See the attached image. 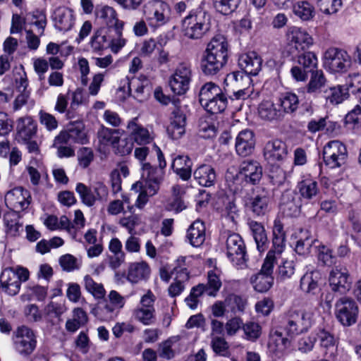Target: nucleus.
Returning a JSON list of instances; mask_svg holds the SVG:
<instances>
[{
    "label": "nucleus",
    "instance_id": "nucleus-58",
    "mask_svg": "<svg viewBox=\"0 0 361 361\" xmlns=\"http://www.w3.org/2000/svg\"><path fill=\"white\" fill-rule=\"evenodd\" d=\"M243 330L245 334V338L249 341H256L259 338L262 334V327L259 323L249 321L243 325Z\"/></svg>",
    "mask_w": 361,
    "mask_h": 361
},
{
    "label": "nucleus",
    "instance_id": "nucleus-36",
    "mask_svg": "<svg viewBox=\"0 0 361 361\" xmlns=\"http://www.w3.org/2000/svg\"><path fill=\"white\" fill-rule=\"evenodd\" d=\"M248 225L256 243L257 250L260 252H264L267 248L268 239L264 226L255 221H250Z\"/></svg>",
    "mask_w": 361,
    "mask_h": 361
},
{
    "label": "nucleus",
    "instance_id": "nucleus-52",
    "mask_svg": "<svg viewBox=\"0 0 361 361\" xmlns=\"http://www.w3.org/2000/svg\"><path fill=\"white\" fill-rule=\"evenodd\" d=\"M16 212H9L4 214V222L6 228V232L11 235H16L22 224L19 223L18 215Z\"/></svg>",
    "mask_w": 361,
    "mask_h": 361
},
{
    "label": "nucleus",
    "instance_id": "nucleus-3",
    "mask_svg": "<svg viewBox=\"0 0 361 361\" xmlns=\"http://www.w3.org/2000/svg\"><path fill=\"white\" fill-rule=\"evenodd\" d=\"M142 13L150 26L158 27L169 21L171 8L169 4L163 1L152 0L144 5Z\"/></svg>",
    "mask_w": 361,
    "mask_h": 361
},
{
    "label": "nucleus",
    "instance_id": "nucleus-33",
    "mask_svg": "<svg viewBox=\"0 0 361 361\" xmlns=\"http://www.w3.org/2000/svg\"><path fill=\"white\" fill-rule=\"evenodd\" d=\"M187 239L193 247L201 246L205 240V226L200 220L195 221L187 231Z\"/></svg>",
    "mask_w": 361,
    "mask_h": 361
},
{
    "label": "nucleus",
    "instance_id": "nucleus-53",
    "mask_svg": "<svg viewBox=\"0 0 361 361\" xmlns=\"http://www.w3.org/2000/svg\"><path fill=\"white\" fill-rule=\"evenodd\" d=\"M90 47L94 53L99 54H101L105 49L109 47L106 35L103 33L102 30H97L92 37Z\"/></svg>",
    "mask_w": 361,
    "mask_h": 361
},
{
    "label": "nucleus",
    "instance_id": "nucleus-49",
    "mask_svg": "<svg viewBox=\"0 0 361 361\" xmlns=\"http://www.w3.org/2000/svg\"><path fill=\"white\" fill-rule=\"evenodd\" d=\"M227 102L226 97L222 93L216 97L202 104V106L207 111L212 114H215L224 111L226 108Z\"/></svg>",
    "mask_w": 361,
    "mask_h": 361
},
{
    "label": "nucleus",
    "instance_id": "nucleus-47",
    "mask_svg": "<svg viewBox=\"0 0 361 361\" xmlns=\"http://www.w3.org/2000/svg\"><path fill=\"white\" fill-rule=\"evenodd\" d=\"M326 80L322 71H312L307 85V92L310 94L319 92L326 85Z\"/></svg>",
    "mask_w": 361,
    "mask_h": 361
},
{
    "label": "nucleus",
    "instance_id": "nucleus-40",
    "mask_svg": "<svg viewBox=\"0 0 361 361\" xmlns=\"http://www.w3.org/2000/svg\"><path fill=\"white\" fill-rule=\"evenodd\" d=\"M224 84L226 87H230L232 90H235V89L245 87V86H250L251 78L244 72L235 71L226 75Z\"/></svg>",
    "mask_w": 361,
    "mask_h": 361
},
{
    "label": "nucleus",
    "instance_id": "nucleus-22",
    "mask_svg": "<svg viewBox=\"0 0 361 361\" xmlns=\"http://www.w3.org/2000/svg\"><path fill=\"white\" fill-rule=\"evenodd\" d=\"M286 155V145L280 140L269 141L264 146V157L271 164L283 160Z\"/></svg>",
    "mask_w": 361,
    "mask_h": 361
},
{
    "label": "nucleus",
    "instance_id": "nucleus-29",
    "mask_svg": "<svg viewBox=\"0 0 361 361\" xmlns=\"http://www.w3.org/2000/svg\"><path fill=\"white\" fill-rule=\"evenodd\" d=\"M257 113L266 121H279L283 118L276 105L270 100L262 101L258 106Z\"/></svg>",
    "mask_w": 361,
    "mask_h": 361
},
{
    "label": "nucleus",
    "instance_id": "nucleus-44",
    "mask_svg": "<svg viewBox=\"0 0 361 361\" xmlns=\"http://www.w3.org/2000/svg\"><path fill=\"white\" fill-rule=\"evenodd\" d=\"M212 6L215 11L228 16L234 13L238 8L241 0H212Z\"/></svg>",
    "mask_w": 361,
    "mask_h": 361
},
{
    "label": "nucleus",
    "instance_id": "nucleus-25",
    "mask_svg": "<svg viewBox=\"0 0 361 361\" xmlns=\"http://www.w3.org/2000/svg\"><path fill=\"white\" fill-rule=\"evenodd\" d=\"M255 145L254 133L250 130L240 131L236 137L235 149L237 153L246 157L252 153Z\"/></svg>",
    "mask_w": 361,
    "mask_h": 361
},
{
    "label": "nucleus",
    "instance_id": "nucleus-41",
    "mask_svg": "<svg viewBox=\"0 0 361 361\" xmlns=\"http://www.w3.org/2000/svg\"><path fill=\"white\" fill-rule=\"evenodd\" d=\"M272 233L273 248L275 249L278 255H280L285 247L286 233L283 229V224L279 217L276 218L274 221Z\"/></svg>",
    "mask_w": 361,
    "mask_h": 361
},
{
    "label": "nucleus",
    "instance_id": "nucleus-28",
    "mask_svg": "<svg viewBox=\"0 0 361 361\" xmlns=\"http://www.w3.org/2000/svg\"><path fill=\"white\" fill-rule=\"evenodd\" d=\"M192 162L187 155H178L172 161L171 168L183 180L190 179L192 175Z\"/></svg>",
    "mask_w": 361,
    "mask_h": 361
},
{
    "label": "nucleus",
    "instance_id": "nucleus-16",
    "mask_svg": "<svg viewBox=\"0 0 361 361\" xmlns=\"http://www.w3.org/2000/svg\"><path fill=\"white\" fill-rule=\"evenodd\" d=\"M164 177V171L152 166L149 163L142 164V178L145 183L149 195H155L159 189Z\"/></svg>",
    "mask_w": 361,
    "mask_h": 361
},
{
    "label": "nucleus",
    "instance_id": "nucleus-31",
    "mask_svg": "<svg viewBox=\"0 0 361 361\" xmlns=\"http://www.w3.org/2000/svg\"><path fill=\"white\" fill-rule=\"evenodd\" d=\"M184 194L185 190L180 185H173L171 188V196L168 199L166 204V209L179 213L186 209L187 206L183 200Z\"/></svg>",
    "mask_w": 361,
    "mask_h": 361
},
{
    "label": "nucleus",
    "instance_id": "nucleus-2",
    "mask_svg": "<svg viewBox=\"0 0 361 361\" xmlns=\"http://www.w3.org/2000/svg\"><path fill=\"white\" fill-rule=\"evenodd\" d=\"M211 28L210 15L202 9L190 11L182 20L183 35L190 39H200Z\"/></svg>",
    "mask_w": 361,
    "mask_h": 361
},
{
    "label": "nucleus",
    "instance_id": "nucleus-23",
    "mask_svg": "<svg viewBox=\"0 0 361 361\" xmlns=\"http://www.w3.org/2000/svg\"><path fill=\"white\" fill-rule=\"evenodd\" d=\"M37 125L31 116L19 118L16 121L18 138L23 142L31 140L37 133Z\"/></svg>",
    "mask_w": 361,
    "mask_h": 361
},
{
    "label": "nucleus",
    "instance_id": "nucleus-21",
    "mask_svg": "<svg viewBox=\"0 0 361 361\" xmlns=\"http://www.w3.org/2000/svg\"><path fill=\"white\" fill-rule=\"evenodd\" d=\"M262 60L255 51L245 53L238 58V66L247 75H256L261 70Z\"/></svg>",
    "mask_w": 361,
    "mask_h": 361
},
{
    "label": "nucleus",
    "instance_id": "nucleus-5",
    "mask_svg": "<svg viewBox=\"0 0 361 361\" xmlns=\"http://www.w3.org/2000/svg\"><path fill=\"white\" fill-rule=\"evenodd\" d=\"M156 296L148 290L140 300V305L133 310V318L144 325H152L156 321L154 302Z\"/></svg>",
    "mask_w": 361,
    "mask_h": 361
},
{
    "label": "nucleus",
    "instance_id": "nucleus-64",
    "mask_svg": "<svg viewBox=\"0 0 361 361\" xmlns=\"http://www.w3.org/2000/svg\"><path fill=\"white\" fill-rule=\"evenodd\" d=\"M347 85L348 90L353 94L357 99H359L360 94L361 95V75H350Z\"/></svg>",
    "mask_w": 361,
    "mask_h": 361
},
{
    "label": "nucleus",
    "instance_id": "nucleus-8",
    "mask_svg": "<svg viewBox=\"0 0 361 361\" xmlns=\"http://www.w3.org/2000/svg\"><path fill=\"white\" fill-rule=\"evenodd\" d=\"M347 157L348 152L345 146L338 140L330 141L324 147V161L331 169L343 165L346 161Z\"/></svg>",
    "mask_w": 361,
    "mask_h": 361
},
{
    "label": "nucleus",
    "instance_id": "nucleus-6",
    "mask_svg": "<svg viewBox=\"0 0 361 361\" xmlns=\"http://www.w3.org/2000/svg\"><path fill=\"white\" fill-rule=\"evenodd\" d=\"M126 304V300L116 290H112L109 292L107 298H104V304L99 307L94 312L95 316L102 321H109L113 319Z\"/></svg>",
    "mask_w": 361,
    "mask_h": 361
},
{
    "label": "nucleus",
    "instance_id": "nucleus-18",
    "mask_svg": "<svg viewBox=\"0 0 361 361\" xmlns=\"http://www.w3.org/2000/svg\"><path fill=\"white\" fill-rule=\"evenodd\" d=\"M52 20L56 30L66 32L73 27L75 17L72 9L66 6H59L54 10Z\"/></svg>",
    "mask_w": 361,
    "mask_h": 361
},
{
    "label": "nucleus",
    "instance_id": "nucleus-62",
    "mask_svg": "<svg viewBox=\"0 0 361 361\" xmlns=\"http://www.w3.org/2000/svg\"><path fill=\"white\" fill-rule=\"evenodd\" d=\"M59 261L62 269L66 271H72L80 267V262L71 254L62 255Z\"/></svg>",
    "mask_w": 361,
    "mask_h": 361
},
{
    "label": "nucleus",
    "instance_id": "nucleus-1",
    "mask_svg": "<svg viewBox=\"0 0 361 361\" xmlns=\"http://www.w3.org/2000/svg\"><path fill=\"white\" fill-rule=\"evenodd\" d=\"M228 43L222 35L212 38L202 55L200 68L206 75H216L228 61Z\"/></svg>",
    "mask_w": 361,
    "mask_h": 361
},
{
    "label": "nucleus",
    "instance_id": "nucleus-20",
    "mask_svg": "<svg viewBox=\"0 0 361 361\" xmlns=\"http://www.w3.org/2000/svg\"><path fill=\"white\" fill-rule=\"evenodd\" d=\"M287 37L289 44L298 51L308 49L313 43V39L307 32L298 27H290Z\"/></svg>",
    "mask_w": 361,
    "mask_h": 361
},
{
    "label": "nucleus",
    "instance_id": "nucleus-56",
    "mask_svg": "<svg viewBox=\"0 0 361 361\" xmlns=\"http://www.w3.org/2000/svg\"><path fill=\"white\" fill-rule=\"evenodd\" d=\"M297 61L304 69L311 73L313 71V69L317 68L318 62L316 54L312 51H307L299 55Z\"/></svg>",
    "mask_w": 361,
    "mask_h": 361
},
{
    "label": "nucleus",
    "instance_id": "nucleus-14",
    "mask_svg": "<svg viewBox=\"0 0 361 361\" xmlns=\"http://www.w3.org/2000/svg\"><path fill=\"white\" fill-rule=\"evenodd\" d=\"M329 284L331 290L341 295L348 293L352 285L348 270L344 267H335L329 272Z\"/></svg>",
    "mask_w": 361,
    "mask_h": 361
},
{
    "label": "nucleus",
    "instance_id": "nucleus-27",
    "mask_svg": "<svg viewBox=\"0 0 361 361\" xmlns=\"http://www.w3.org/2000/svg\"><path fill=\"white\" fill-rule=\"evenodd\" d=\"M150 267L145 262L131 263L128 269L127 279L132 283H137L146 280L150 275Z\"/></svg>",
    "mask_w": 361,
    "mask_h": 361
},
{
    "label": "nucleus",
    "instance_id": "nucleus-57",
    "mask_svg": "<svg viewBox=\"0 0 361 361\" xmlns=\"http://www.w3.org/2000/svg\"><path fill=\"white\" fill-rule=\"evenodd\" d=\"M207 277L208 283L205 285L207 287V295L215 297L221 287V281L219 275L214 270L208 272Z\"/></svg>",
    "mask_w": 361,
    "mask_h": 361
},
{
    "label": "nucleus",
    "instance_id": "nucleus-60",
    "mask_svg": "<svg viewBox=\"0 0 361 361\" xmlns=\"http://www.w3.org/2000/svg\"><path fill=\"white\" fill-rule=\"evenodd\" d=\"M38 117L39 123L44 126L47 130L51 132L57 129L59 122L54 115L44 110H40L38 113Z\"/></svg>",
    "mask_w": 361,
    "mask_h": 361
},
{
    "label": "nucleus",
    "instance_id": "nucleus-38",
    "mask_svg": "<svg viewBox=\"0 0 361 361\" xmlns=\"http://www.w3.org/2000/svg\"><path fill=\"white\" fill-rule=\"evenodd\" d=\"M348 97L346 89L341 85L329 87L323 91V97L326 104L337 105L342 103Z\"/></svg>",
    "mask_w": 361,
    "mask_h": 361
},
{
    "label": "nucleus",
    "instance_id": "nucleus-19",
    "mask_svg": "<svg viewBox=\"0 0 361 361\" xmlns=\"http://www.w3.org/2000/svg\"><path fill=\"white\" fill-rule=\"evenodd\" d=\"M127 130L131 140L137 145H147L154 140L153 133L140 124L137 118H134L129 121L127 125Z\"/></svg>",
    "mask_w": 361,
    "mask_h": 361
},
{
    "label": "nucleus",
    "instance_id": "nucleus-11",
    "mask_svg": "<svg viewBox=\"0 0 361 361\" xmlns=\"http://www.w3.org/2000/svg\"><path fill=\"white\" fill-rule=\"evenodd\" d=\"M226 250L228 258L240 268L247 260L245 243L238 233L229 234L226 240Z\"/></svg>",
    "mask_w": 361,
    "mask_h": 361
},
{
    "label": "nucleus",
    "instance_id": "nucleus-30",
    "mask_svg": "<svg viewBox=\"0 0 361 361\" xmlns=\"http://www.w3.org/2000/svg\"><path fill=\"white\" fill-rule=\"evenodd\" d=\"M194 178L197 183L204 187L213 185L216 179L214 169L209 164H202L194 171Z\"/></svg>",
    "mask_w": 361,
    "mask_h": 361
},
{
    "label": "nucleus",
    "instance_id": "nucleus-26",
    "mask_svg": "<svg viewBox=\"0 0 361 361\" xmlns=\"http://www.w3.org/2000/svg\"><path fill=\"white\" fill-rule=\"evenodd\" d=\"M2 290L9 295H16L20 288V283L18 276L12 268L5 269L1 275Z\"/></svg>",
    "mask_w": 361,
    "mask_h": 361
},
{
    "label": "nucleus",
    "instance_id": "nucleus-45",
    "mask_svg": "<svg viewBox=\"0 0 361 361\" xmlns=\"http://www.w3.org/2000/svg\"><path fill=\"white\" fill-rule=\"evenodd\" d=\"M255 290L259 293H264L269 290L274 283L272 275L264 274L259 272L250 279Z\"/></svg>",
    "mask_w": 361,
    "mask_h": 361
},
{
    "label": "nucleus",
    "instance_id": "nucleus-54",
    "mask_svg": "<svg viewBox=\"0 0 361 361\" xmlns=\"http://www.w3.org/2000/svg\"><path fill=\"white\" fill-rule=\"evenodd\" d=\"M75 190L79 195L82 202L87 207H92L95 204V197L93 190L84 183H78L76 185Z\"/></svg>",
    "mask_w": 361,
    "mask_h": 361
},
{
    "label": "nucleus",
    "instance_id": "nucleus-48",
    "mask_svg": "<svg viewBox=\"0 0 361 361\" xmlns=\"http://www.w3.org/2000/svg\"><path fill=\"white\" fill-rule=\"evenodd\" d=\"M290 343V340L283 336L280 329L271 330L269 337V345H274L276 350L283 352L289 347Z\"/></svg>",
    "mask_w": 361,
    "mask_h": 361
},
{
    "label": "nucleus",
    "instance_id": "nucleus-24",
    "mask_svg": "<svg viewBox=\"0 0 361 361\" xmlns=\"http://www.w3.org/2000/svg\"><path fill=\"white\" fill-rule=\"evenodd\" d=\"M240 173L246 182L255 185L262 178V168L257 161L247 159L240 164Z\"/></svg>",
    "mask_w": 361,
    "mask_h": 361
},
{
    "label": "nucleus",
    "instance_id": "nucleus-46",
    "mask_svg": "<svg viewBox=\"0 0 361 361\" xmlns=\"http://www.w3.org/2000/svg\"><path fill=\"white\" fill-rule=\"evenodd\" d=\"M83 281L85 290L95 299H104L106 290L102 283L96 282L90 275L85 276Z\"/></svg>",
    "mask_w": 361,
    "mask_h": 361
},
{
    "label": "nucleus",
    "instance_id": "nucleus-7",
    "mask_svg": "<svg viewBox=\"0 0 361 361\" xmlns=\"http://www.w3.org/2000/svg\"><path fill=\"white\" fill-rule=\"evenodd\" d=\"M351 60L348 54L340 49L329 48L324 55V66L331 72H344L350 66Z\"/></svg>",
    "mask_w": 361,
    "mask_h": 361
},
{
    "label": "nucleus",
    "instance_id": "nucleus-50",
    "mask_svg": "<svg viewBox=\"0 0 361 361\" xmlns=\"http://www.w3.org/2000/svg\"><path fill=\"white\" fill-rule=\"evenodd\" d=\"M295 16L302 20H309L314 16V8L306 1H298L293 7Z\"/></svg>",
    "mask_w": 361,
    "mask_h": 361
},
{
    "label": "nucleus",
    "instance_id": "nucleus-4",
    "mask_svg": "<svg viewBox=\"0 0 361 361\" xmlns=\"http://www.w3.org/2000/svg\"><path fill=\"white\" fill-rule=\"evenodd\" d=\"M314 323V313L312 310L302 309L300 311L290 310L287 316L285 330L288 335L294 336L306 332Z\"/></svg>",
    "mask_w": 361,
    "mask_h": 361
},
{
    "label": "nucleus",
    "instance_id": "nucleus-55",
    "mask_svg": "<svg viewBox=\"0 0 361 361\" xmlns=\"http://www.w3.org/2000/svg\"><path fill=\"white\" fill-rule=\"evenodd\" d=\"M98 138L101 143L110 145L114 147L119 138L118 130L103 127L98 132Z\"/></svg>",
    "mask_w": 361,
    "mask_h": 361
},
{
    "label": "nucleus",
    "instance_id": "nucleus-15",
    "mask_svg": "<svg viewBox=\"0 0 361 361\" xmlns=\"http://www.w3.org/2000/svg\"><path fill=\"white\" fill-rule=\"evenodd\" d=\"M31 202V195L28 190L22 187L15 188L5 195L6 207L13 212H20L28 208Z\"/></svg>",
    "mask_w": 361,
    "mask_h": 361
},
{
    "label": "nucleus",
    "instance_id": "nucleus-59",
    "mask_svg": "<svg viewBox=\"0 0 361 361\" xmlns=\"http://www.w3.org/2000/svg\"><path fill=\"white\" fill-rule=\"evenodd\" d=\"M205 293L207 294V287L204 284H199L192 288L190 295L185 298L187 305L194 310L197 307L199 298Z\"/></svg>",
    "mask_w": 361,
    "mask_h": 361
},
{
    "label": "nucleus",
    "instance_id": "nucleus-10",
    "mask_svg": "<svg viewBox=\"0 0 361 361\" xmlns=\"http://www.w3.org/2000/svg\"><path fill=\"white\" fill-rule=\"evenodd\" d=\"M335 314L342 325L350 326L357 322L358 307L353 299L343 297L336 302Z\"/></svg>",
    "mask_w": 361,
    "mask_h": 361
},
{
    "label": "nucleus",
    "instance_id": "nucleus-9",
    "mask_svg": "<svg viewBox=\"0 0 361 361\" xmlns=\"http://www.w3.org/2000/svg\"><path fill=\"white\" fill-rule=\"evenodd\" d=\"M14 345L17 352L23 356L31 355L37 346V336L35 331L26 326H21L16 331Z\"/></svg>",
    "mask_w": 361,
    "mask_h": 361
},
{
    "label": "nucleus",
    "instance_id": "nucleus-63",
    "mask_svg": "<svg viewBox=\"0 0 361 361\" xmlns=\"http://www.w3.org/2000/svg\"><path fill=\"white\" fill-rule=\"evenodd\" d=\"M173 273L176 276L180 278V280L188 281L190 278L186 264V257H179L175 262V266L173 268Z\"/></svg>",
    "mask_w": 361,
    "mask_h": 361
},
{
    "label": "nucleus",
    "instance_id": "nucleus-51",
    "mask_svg": "<svg viewBox=\"0 0 361 361\" xmlns=\"http://www.w3.org/2000/svg\"><path fill=\"white\" fill-rule=\"evenodd\" d=\"M222 94L221 88L214 82L204 84L200 92V102L202 104Z\"/></svg>",
    "mask_w": 361,
    "mask_h": 361
},
{
    "label": "nucleus",
    "instance_id": "nucleus-61",
    "mask_svg": "<svg viewBox=\"0 0 361 361\" xmlns=\"http://www.w3.org/2000/svg\"><path fill=\"white\" fill-rule=\"evenodd\" d=\"M140 223V216L137 214H131L128 216H124L119 219V225L125 228L128 232L132 235L135 233V228Z\"/></svg>",
    "mask_w": 361,
    "mask_h": 361
},
{
    "label": "nucleus",
    "instance_id": "nucleus-34",
    "mask_svg": "<svg viewBox=\"0 0 361 361\" xmlns=\"http://www.w3.org/2000/svg\"><path fill=\"white\" fill-rule=\"evenodd\" d=\"M278 105L283 117L286 114L294 113L299 106V99L296 94L290 92L281 93L278 99Z\"/></svg>",
    "mask_w": 361,
    "mask_h": 361
},
{
    "label": "nucleus",
    "instance_id": "nucleus-32",
    "mask_svg": "<svg viewBox=\"0 0 361 361\" xmlns=\"http://www.w3.org/2000/svg\"><path fill=\"white\" fill-rule=\"evenodd\" d=\"M99 18L109 27H114L115 30H123L124 23L118 18L116 10L109 6H103L98 11Z\"/></svg>",
    "mask_w": 361,
    "mask_h": 361
},
{
    "label": "nucleus",
    "instance_id": "nucleus-12",
    "mask_svg": "<svg viewBox=\"0 0 361 361\" xmlns=\"http://www.w3.org/2000/svg\"><path fill=\"white\" fill-rule=\"evenodd\" d=\"M272 197L271 191L262 187L247 200L245 206L255 216H264L271 210Z\"/></svg>",
    "mask_w": 361,
    "mask_h": 361
},
{
    "label": "nucleus",
    "instance_id": "nucleus-35",
    "mask_svg": "<svg viewBox=\"0 0 361 361\" xmlns=\"http://www.w3.org/2000/svg\"><path fill=\"white\" fill-rule=\"evenodd\" d=\"M73 317L67 319L65 327L67 331L74 333L88 322L87 312L80 307H75L72 311Z\"/></svg>",
    "mask_w": 361,
    "mask_h": 361
},
{
    "label": "nucleus",
    "instance_id": "nucleus-43",
    "mask_svg": "<svg viewBox=\"0 0 361 361\" xmlns=\"http://www.w3.org/2000/svg\"><path fill=\"white\" fill-rule=\"evenodd\" d=\"M318 273L307 272L300 279V289L306 294H314L318 288Z\"/></svg>",
    "mask_w": 361,
    "mask_h": 361
},
{
    "label": "nucleus",
    "instance_id": "nucleus-37",
    "mask_svg": "<svg viewBox=\"0 0 361 361\" xmlns=\"http://www.w3.org/2000/svg\"><path fill=\"white\" fill-rule=\"evenodd\" d=\"M317 336L321 348L325 350V353H329L331 357H334L337 349L338 340L332 334L324 329H319Z\"/></svg>",
    "mask_w": 361,
    "mask_h": 361
},
{
    "label": "nucleus",
    "instance_id": "nucleus-39",
    "mask_svg": "<svg viewBox=\"0 0 361 361\" xmlns=\"http://www.w3.org/2000/svg\"><path fill=\"white\" fill-rule=\"evenodd\" d=\"M300 197L302 200H311L319 193L317 182L312 178H305L297 185Z\"/></svg>",
    "mask_w": 361,
    "mask_h": 361
},
{
    "label": "nucleus",
    "instance_id": "nucleus-13",
    "mask_svg": "<svg viewBox=\"0 0 361 361\" xmlns=\"http://www.w3.org/2000/svg\"><path fill=\"white\" fill-rule=\"evenodd\" d=\"M191 79L190 66L185 63L179 64L169 79L171 91L178 95L184 94L189 90Z\"/></svg>",
    "mask_w": 361,
    "mask_h": 361
},
{
    "label": "nucleus",
    "instance_id": "nucleus-42",
    "mask_svg": "<svg viewBox=\"0 0 361 361\" xmlns=\"http://www.w3.org/2000/svg\"><path fill=\"white\" fill-rule=\"evenodd\" d=\"M224 302L233 314L243 313L247 305V298L243 295L231 293L225 298Z\"/></svg>",
    "mask_w": 361,
    "mask_h": 361
},
{
    "label": "nucleus",
    "instance_id": "nucleus-17",
    "mask_svg": "<svg viewBox=\"0 0 361 361\" xmlns=\"http://www.w3.org/2000/svg\"><path fill=\"white\" fill-rule=\"evenodd\" d=\"M171 112V123L167 133L173 140L180 139L185 133L186 116L181 107L176 102Z\"/></svg>",
    "mask_w": 361,
    "mask_h": 361
}]
</instances>
